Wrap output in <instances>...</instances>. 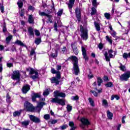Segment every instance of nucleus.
I'll list each match as a JSON object with an SVG mask.
<instances>
[{
    "instance_id": "nucleus-1",
    "label": "nucleus",
    "mask_w": 130,
    "mask_h": 130,
    "mask_svg": "<svg viewBox=\"0 0 130 130\" xmlns=\"http://www.w3.org/2000/svg\"><path fill=\"white\" fill-rule=\"evenodd\" d=\"M54 97L55 98H52L51 100L52 103H57L62 106L66 105V103L63 100L57 98V97H62V98L66 97V93L59 90H55L54 92Z\"/></svg>"
},
{
    "instance_id": "nucleus-2",
    "label": "nucleus",
    "mask_w": 130,
    "mask_h": 130,
    "mask_svg": "<svg viewBox=\"0 0 130 130\" xmlns=\"http://www.w3.org/2000/svg\"><path fill=\"white\" fill-rule=\"evenodd\" d=\"M72 61L73 62V73L76 76L79 75L80 73V69H79V66H78V58L75 56L72 57Z\"/></svg>"
},
{
    "instance_id": "nucleus-3",
    "label": "nucleus",
    "mask_w": 130,
    "mask_h": 130,
    "mask_svg": "<svg viewBox=\"0 0 130 130\" xmlns=\"http://www.w3.org/2000/svg\"><path fill=\"white\" fill-rule=\"evenodd\" d=\"M104 55L106 61H110V58H114L115 55H116V51L110 49L108 50V53L106 52L104 53Z\"/></svg>"
},
{
    "instance_id": "nucleus-4",
    "label": "nucleus",
    "mask_w": 130,
    "mask_h": 130,
    "mask_svg": "<svg viewBox=\"0 0 130 130\" xmlns=\"http://www.w3.org/2000/svg\"><path fill=\"white\" fill-rule=\"evenodd\" d=\"M24 109L26 110V111H28L29 112H35L36 107L33 106L32 104L30 103L29 102H25L24 104Z\"/></svg>"
},
{
    "instance_id": "nucleus-5",
    "label": "nucleus",
    "mask_w": 130,
    "mask_h": 130,
    "mask_svg": "<svg viewBox=\"0 0 130 130\" xmlns=\"http://www.w3.org/2000/svg\"><path fill=\"white\" fill-rule=\"evenodd\" d=\"M80 32L81 37L83 40H87L88 39V30L87 28L83 27V26H80Z\"/></svg>"
},
{
    "instance_id": "nucleus-6",
    "label": "nucleus",
    "mask_w": 130,
    "mask_h": 130,
    "mask_svg": "<svg viewBox=\"0 0 130 130\" xmlns=\"http://www.w3.org/2000/svg\"><path fill=\"white\" fill-rule=\"evenodd\" d=\"M80 121L82 123V124L80 125V126L82 127V128H85V125L88 126L91 124L90 121H89V120L85 117L81 118L80 119Z\"/></svg>"
},
{
    "instance_id": "nucleus-7",
    "label": "nucleus",
    "mask_w": 130,
    "mask_h": 130,
    "mask_svg": "<svg viewBox=\"0 0 130 130\" xmlns=\"http://www.w3.org/2000/svg\"><path fill=\"white\" fill-rule=\"evenodd\" d=\"M30 77L33 80L37 79L38 78V72L35 71L34 69L31 68L29 72Z\"/></svg>"
},
{
    "instance_id": "nucleus-8",
    "label": "nucleus",
    "mask_w": 130,
    "mask_h": 130,
    "mask_svg": "<svg viewBox=\"0 0 130 130\" xmlns=\"http://www.w3.org/2000/svg\"><path fill=\"white\" fill-rule=\"evenodd\" d=\"M130 78V72H127L123 74L120 76V81H128V79Z\"/></svg>"
},
{
    "instance_id": "nucleus-9",
    "label": "nucleus",
    "mask_w": 130,
    "mask_h": 130,
    "mask_svg": "<svg viewBox=\"0 0 130 130\" xmlns=\"http://www.w3.org/2000/svg\"><path fill=\"white\" fill-rule=\"evenodd\" d=\"M87 46L83 45L81 46V51L82 52V55H83V58H84L85 60H88V58L87 56V50H86V48Z\"/></svg>"
},
{
    "instance_id": "nucleus-10",
    "label": "nucleus",
    "mask_w": 130,
    "mask_h": 130,
    "mask_svg": "<svg viewBox=\"0 0 130 130\" xmlns=\"http://www.w3.org/2000/svg\"><path fill=\"white\" fill-rule=\"evenodd\" d=\"M11 78L13 80H20V72L19 71L13 72Z\"/></svg>"
},
{
    "instance_id": "nucleus-11",
    "label": "nucleus",
    "mask_w": 130,
    "mask_h": 130,
    "mask_svg": "<svg viewBox=\"0 0 130 130\" xmlns=\"http://www.w3.org/2000/svg\"><path fill=\"white\" fill-rule=\"evenodd\" d=\"M29 119L33 122H35L36 123H39L40 122V119L39 118L37 117L36 116L33 115H29Z\"/></svg>"
},
{
    "instance_id": "nucleus-12",
    "label": "nucleus",
    "mask_w": 130,
    "mask_h": 130,
    "mask_svg": "<svg viewBox=\"0 0 130 130\" xmlns=\"http://www.w3.org/2000/svg\"><path fill=\"white\" fill-rule=\"evenodd\" d=\"M75 13L76 15V18L78 22H81V16L82 15L81 14V10L79 8H77L75 10Z\"/></svg>"
},
{
    "instance_id": "nucleus-13",
    "label": "nucleus",
    "mask_w": 130,
    "mask_h": 130,
    "mask_svg": "<svg viewBox=\"0 0 130 130\" xmlns=\"http://www.w3.org/2000/svg\"><path fill=\"white\" fill-rule=\"evenodd\" d=\"M75 0H69V3L68 4V8L71 14H73L72 9L73 7L75 4Z\"/></svg>"
},
{
    "instance_id": "nucleus-14",
    "label": "nucleus",
    "mask_w": 130,
    "mask_h": 130,
    "mask_svg": "<svg viewBox=\"0 0 130 130\" xmlns=\"http://www.w3.org/2000/svg\"><path fill=\"white\" fill-rule=\"evenodd\" d=\"M41 97V94L40 93H33L32 94V101L33 102L36 101V98H40Z\"/></svg>"
},
{
    "instance_id": "nucleus-15",
    "label": "nucleus",
    "mask_w": 130,
    "mask_h": 130,
    "mask_svg": "<svg viewBox=\"0 0 130 130\" xmlns=\"http://www.w3.org/2000/svg\"><path fill=\"white\" fill-rule=\"evenodd\" d=\"M27 32L29 34V38H32V37H34V30L33 28L31 27H29L28 28Z\"/></svg>"
},
{
    "instance_id": "nucleus-16",
    "label": "nucleus",
    "mask_w": 130,
    "mask_h": 130,
    "mask_svg": "<svg viewBox=\"0 0 130 130\" xmlns=\"http://www.w3.org/2000/svg\"><path fill=\"white\" fill-rule=\"evenodd\" d=\"M29 90H30V86H29L28 85H26L24 86L22 88V92L24 94H26V93H27V92H28Z\"/></svg>"
},
{
    "instance_id": "nucleus-17",
    "label": "nucleus",
    "mask_w": 130,
    "mask_h": 130,
    "mask_svg": "<svg viewBox=\"0 0 130 130\" xmlns=\"http://www.w3.org/2000/svg\"><path fill=\"white\" fill-rule=\"evenodd\" d=\"M51 83H54L56 85H58L59 84V80L57 78L53 77L51 79Z\"/></svg>"
},
{
    "instance_id": "nucleus-18",
    "label": "nucleus",
    "mask_w": 130,
    "mask_h": 130,
    "mask_svg": "<svg viewBox=\"0 0 130 130\" xmlns=\"http://www.w3.org/2000/svg\"><path fill=\"white\" fill-rule=\"evenodd\" d=\"M30 56L31 57L34 56L33 60H36V53H35L34 49H31L30 51Z\"/></svg>"
},
{
    "instance_id": "nucleus-19",
    "label": "nucleus",
    "mask_w": 130,
    "mask_h": 130,
    "mask_svg": "<svg viewBox=\"0 0 130 130\" xmlns=\"http://www.w3.org/2000/svg\"><path fill=\"white\" fill-rule=\"evenodd\" d=\"M12 39H13V36L11 35V34H9L8 37L6 39V43L9 44V43H10V41H11Z\"/></svg>"
},
{
    "instance_id": "nucleus-20",
    "label": "nucleus",
    "mask_w": 130,
    "mask_h": 130,
    "mask_svg": "<svg viewBox=\"0 0 130 130\" xmlns=\"http://www.w3.org/2000/svg\"><path fill=\"white\" fill-rule=\"evenodd\" d=\"M106 41H107L108 42H109V44H110V45H112V37H109L108 36H106Z\"/></svg>"
},
{
    "instance_id": "nucleus-21",
    "label": "nucleus",
    "mask_w": 130,
    "mask_h": 130,
    "mask_svg": "<svg viewBox=\"0 0 130 130\" xmlns=\"http://www.w3.org/2000/svg\"><path fill=\"white\" fill-rule=\"evenodd\" d=\"M71 46L72 47V49H73V51L75 54H78L79 53V51H78V48H77V47L74 45L71 44Z\"/></svg>"
},
{
    "instance_id": "nucleus-22",
    "label": "nucleus",
    "mask_w": 130,
    "mask_h": 130,
    "mask_svg": "<svg viewBox=\"0 0 130 130\" xmlns=\"http://www.w3.org/2000/svg\"><path fill=\"white\" fill-rule=\"evenodd\" d=\"M21 124L24 127H27L29 124H30V121L29 120H25L24 121L21 122Z\"/></svg>"
},
{
    "instance_id": "nucleus-23",
    "label": "nucleus",
    "mask_w": 130,
    "mask_h": 130,
    "mask_svg": "<svg viewBox=\"0 0 130 130\" xmlns=\"http://www.w3.org/2000/svg\"><path fill=\"white\" fill-rule=\"evenodd\" d=\"M17 5L19 7V11H21V9L22 8H23V2H22L21 0H19L18 2H17Z\"/></svg>"
},
{
    "instance_id": "nucleus-24",
    "label": "nucleus",
    "mask_w": 130,
    "mask_h": 130,
    "mask_svg": "<svg viewBox=\"0 0 130 130\" xmlns=\"http://www.w3.org/2000/svg\"><path fill=\"white\" fill-rule=\"evenodd\" d=\"M14 44H17V45H19L20 46H25L24 43L19 40H16V41L15 42Z\"/></svg>"
},
{
    "instance_id": "nucleus-25",
    "label": "nucleus",
    "mask_w": 130,
    "mask_h": 130,
    "mask_svg": "<svg viewBox=\"0 0 130 130\" xmlns=\"http://www.w3.org/2000/svg\"><path fill=\"white\" fill-rule=\"evenodd\" d=\"M39 14L40 16H46L48 18H50V15L45 13V12L39 11Z\"/></svg>"
},
{
    "instance_id": "nucleus-26",
    "label": "nucleus",
    "mask_w": 130,
    "mask_h": 130,
    "mask_svg": "<svg viewBox=\"0 0 130 130\" xmlns=\"http://www.w3.org/2000/svg\"><path fill=\"white\" fill-rule=\"evenodd\" d=\"M28 22L29 24H33L34 23V18H33V16L29 15L28 17Z\"/></svg>"
},
{
    "instance_id": "nucleus-27",
    "label": "nucleus",
    "mask_w": 130,
    "mask_h": 130,
    "mask_svg": "<svg viewBox=\"0 0 130 130\" xmlns=\"http://www.w3.org/2000/svg\"><path fill=\"white\" fill-rule=\"evenodd\" d=\"M119 69L121 71H122V72H124L126 70L125 66L123 65L122 63H119Z\"/></svg>"
},
{
    "instance_id": "nucleus-28",
    "label": "nucleus",
    "mask_w": 130,
    "mask_h": 130,
    "mask_svg": "<svg viewBox=\"0 0 130 130\" xmlns=\"http://www.w3.org/2000/svg\"><path fill=\"white\" fill-rule=\"evenodd\" d=\"M111 35H112L114 38H116V40L117 39H118V37H116V32H115L114 30H112L110 32Z\"/></svg>"
},
{
    "instance_id": "nucleus-29",
    "label": "nucleus",
    "mask_w": 130,
    "mask_h": 130,
    "mask_svg": "<svg viewBox=\"0 0 130 130\" xmlns=\"http://www.w3.org/2000/svg\"><path fill=\"white\" fill-rule=\"evenodd\" d=\"M94 26L95 27V29L96 31H100L101 28H100V25L99 24V23L96 22H94Z\"/></svg>"
},
{
    "instance_id": "nucleus-30",
    "label": "nucleus",
    "mask_w": 130,
    "mask_h": 130,
    "mask_svg": "<svg viewBox=\"0 0 130 130\" xmlns=\"http://www.w3.org/2000/svg\"><path fill=\"white\" fill-rule=\"evenodd\" d=\"M107 116L109 119H112V117L113 116V114L112 113L110 112L109 111H108L107 112Z\"/></svg>"
},
{
    "instance_id": "nucleus-31",
    "label": "nucleus",
    "mask_w": 130,
    "mask_h": 130,
    "mask_svg": "<svg viewBox=\"0 0 130 130\" xmlns=\"http://www.w3.org/2000/svg\"><path fill=\"white\" fill-rule=\"evenodd\" d=\"M97 81H98V86H101V84L103 82V80L101 79V77H97Z\"/></svg>"
},
{
    "instance_id": "nucleus-32",
    "label": "nucleus",
    "mask_w": 130,
    "mask_h": 130,
    "mask_svg": "<svg viewBox=\"0 0 130 130\" xmlns=\"http://www.w3.org/2000/svg\"><path fill=\"white\" fill-rule=\"evenodd\" d=\"M19 13L20 17H24V15H25V9H20V10H19Z\"/></svg>"
},
{
    "instance_id": "nucleus-33",
    "label": "nucleus",
    "mask_w": 130,
    "mask_h": 130,
    "mask_svg": "<svg viewBox=\"0 0 130 130\" xmlns=\"http://www.w3.org/2000/svg\"><path fill=\"white\" fill-rule=\"evenodd\" d=\"M103 106H104V107L106 108L108 107V102H107V101L106 100H103Z\"/></svg>"
},
{
    "instance_id": "nucleus-34",
    "label": "nucleus",
    "mask_w": 130,
    "mask_h": 130,
    "mask_svg": "<svg viewBox=\"0 0 130 130\" xmlns=\"http://www.w3.org/2000/svg\"><path fill=\"white\" fill-rule=\"evenodd\" d=\"M21 115V111H16L13 113V116L16 117V116H20Z\"/></svg>"
},
{
    "instance_id": "nucleus-35",
    "label": "nucleus",
    "mask_w": 130,
    "mask_h": 130,
    "mask_svg": "<svg viewBox=\"0 0 130 130\" xmlns=\"http://www.w3.org/2000/svg\"><path fill=\"white\" fill-rule=\"evenodd\" d=\"M0 11L2 14L5 13V7H4V5L2 3H0Z\"/></svg>"
},
{
    "instance_id": "nucleus-36",
    "label": "nucleus",
    "mask_w": 130,
    "mask_h": 130,
    "mask_svg": "<svg viewBox=\"0 0 130 130\" xmlns=\"http://www.w3.org/2000/svg\"><path fill=\"white\" fill-rule=\"evenodd\" d=\"M104 16H105V17L106 18V19H107V20H110V18H111L110 13H105Z\"/></svg>"
},
{
    "instance_id": "nucleus-37",
    "label": "nucleus",
    "mask_w": 130,
    "mask_h": 130,
    "mask_svg": "<svg viewBox=\"0 0 130 130\" xmlns=\"http://www.w3.org/2000/svg\"><path fill=\"white\" fill-rule=\"evenodd\" d=\"M96 13H97V10H96V8L92 7L91 8V16L95 15V14H96Z\"/></svg>"
},
{
    "instance_id": "nucleus-38",
    "label": "nucleus",
    "mask_w": 130,
    "mask_h": 130,
    "mask_svg": "<svg viewBox=\"0 0 130 130\" xmlns=\"http://www.w3.org/2000/svg\"><path fill=\"white\" fill-rule=\"evenodd\" d=\"M50 56L53 58H56V57H57V51H55L54 53H52L50 55Z\"/></svg>"
},
{
    "instance_id": "nucleus-39",
    "label": "nucleus",
    "mask_w": 130,
    "mask_h": 130,
    "mask_svg": "<svg viewBox=\"0 0 130 130\" xmlns=\"http://www.w3.org/2000/svg\"><path fill=\"white\" fill-rule=\"evenodd\" d=\"M88 101L89 103L90 104V105L91 106H95V104L94 103V100L92 99V98L88 99Z\"/></svg>"
},
{
    "instance_id": "nucleus-40",
    "label": "nucleus",
    "mask_w": 130,
    "mask_h": 130,
    "mask_svg": "<svg viewBox=\"0 0 130 130\" xmlns=\"http://www.w3.org/2000/svg\"><path fill=\"white\" fill-rule=\"evenodd\" d=\"M41 43V39L40 38H37L36 39L35 43L37 44V45H39Z\"/></svg>"
},
{
    "instance_id": "nucleus-41",
    "label": "nucleus",
    "mask_w": 130,
    "mask_h": 130,
    "mask_svg": "<svg viewBox=\"0 0 130 130\" xmlns=\"http://www.w3.org/2000/svg\"><path fill=\"white\" fill-rule=\"evenodd\" d=\"M6 101L8 103H11V97L9 95V93L7 94Z\"/></svg>"
},
{
    "instance_id": "nucleus-42",
    "label": "nucleus",
    "mask_w": 130,
    "mask_h": 130,
    "mask_svg": "<svg viewBox=\"0 0 130 130\" xmlns=\"http://www.w3.org/2000/svg\"><path fill=\"white\" fill-rule=\"evenodd\" d=\"M49 94V90H48V89H46L44 92H43V95L44 96H47Z\"/></svg>"
},
{
    "instance_id": "nucleus-43",
    "label": "nucleus",
    "mask_w": 130,
    "mask_h": 130,
    "mask_svg": "<svg viewBox=\"0 0 130 130\" xmlns=\"http://www.w3.org/2000/svg\"><path fill=\"white\" fill-rule=\"evenodd\" d=\"M106 87L107 88L112 87L113 86V84H112V82H108L107 84H105Z\"/></svg>"
},
{
    "instance_id": "nucleus-44",
    "label": "nucleus",
    "mask_w": 130,
    "mask_h": 130,
    "mask_svg": "<svg viewBox=\"0 0 130 130\" xmlns=\"http://www.w3.org/2000/svg\"><path fill=\"white\" fill-rule=\"evenodd\" d=\"M67 109L68 111H72V110L73 109V107L70 105H68L67 107Z\"/></svg>"
},
{
    "instance_id": "nucleus-45",
    "label": "nucleus",
    "mask_w": 130,
    "mask_h": 130,
    "mask_svg": "<svg viewBox=\"0 0 130 130\" xmlns=\"http://www.w3.org/2000/svg\"><path fill=\"white\" fill-rule=\"evenodd\" d=\"M92 6H93V7H95V8H97V6H98V4H97L96 0H93Z\"/></svg>"
},
{
    "instance_id": "nucleus-46",
    "label": "nucleus",
    "mask_w": 130,
    "mask_h": 130,
    "mask_svg": "<svg viewBox=\"0 0 130 130\" xmlns=\"http://www.w3.org/2000/svg\"><path fill=\"white\" fill-rule=\"evenodd\" d=\"M44 118L46 120H48V119L50 118V116L49 115V114H46L44 116Z\"/></svg>"
},
{
    "instance_id": "nucleus-47",
    "label": "nucleus",
    "mask_w": 130,
    "mask_h": 130,
    "mask_svg": "<svg viewBox=\"0 0 130 130\" xmlns=\"http://www.w3.org/2000/svg\"><path fill=\"white\" fill-rule=\"evenodd\" d=\"M62 13H63V10L60 9L57 12V16H61L62 15Z\"/></svg>"
},
{
    "instance_id": "nucleus-48",
    "label": "nucleus",
    "mask_w": 130,
    "mask_h": 130,
    "mask_svg": "<svg viewBox=\"0 0 130 130\" xmlns=\"http://www.w3.org/2000/svg\"><path fill=\"white\" fill-rule=\"evenodd\" d=\"M13 66L14 64H13L12 62H8L7 63V67H8V68H13Z\"/></svg>"
},
{
    "instance_id": "nucleus-49",
    "label": "nucleus",
    "mask_w": 130,
    "mask_h": 130,
    "mask_svg": "<svg viewBox=\"0 0 130 130\" xmlns=\"http://www.w3.org/2000/svg\"><path fill=\"white\" fill-rule=\"evenodd\" d=\"M123 57L125 59H126L127 57H129V56H128V54L124 53V54H123Z\"/></svg>"
},
{
    "instance_id": "nucleus-50",
    "label": "nucleus",
    "mask_w": 130,
    "mask_h": 130,
    "mask_svg": "<svg viewBox=\"0 0 130 130\" xmlns=\"http://www.w3.org/2000/svg\"><path fill=\"white\" fill-rule=\"evenodd\" d=\"M28 10L29 11H32V12H34V11H35V8L32 6H29L28 7Z\"/></svg>"
},
{
    "instance_id": "nucleus-51",
    "label": "nucleus",
    "mask_w": 130,
    "mask_h": 130,
    "mask_svg": "<svg viewBox=\"0 0 130 130\" xmlns=\"http://www.w3.org/2000/svg\"><path fill=\"white\" fill-rule=\"evenodd\" d=\"M72 100L76 101V100H79V96L78 95L72 96L71 97Z\"/></svg>"
},
{
    "instance_id": "nucleus-52",
    "label": "nucleus",
    "mask_w": 130,
    "mask_h": 130,
    "mask_svg": "<svg viewBox=\"0 0 130 130\" xmlns=\"http://www.w3.org/2000/svg\"><path fill=\"white\" fill-rule=\"evenodd\" d=\"M98 47L100 50H102V49H103V44L102 43H101L99 44Z\"/></svg>"
},
{
    "instance_id": "nucleus-53",
    "label": "nucleus",
    "mask_w": 130,
    "mask_h": 130,
    "mask_svg": "<svg viewBox=\"0 0 130 130\" xmlns=\"http://www.w3.org/2000/svg\"><path fill=\"white\" fill-rule=\"evenodd\" d=\"M56 74L57 77L56 78H57L58 80H59V79H60V72H59V71H58Z\"/></svg>"
},
{
    "instance_id": "nucleus-54",
    "label": "nucleus",
    "mask_w": 130,
    "mask_h": 130,
    "mask_svg": "<svg viewBox=\"0 0 130 130\" xmlns=\"http://www.w3.org/2000/svg\"><path fill=\"white\" fill-rule=\"evenodd\" d=\"M50 122L51 124H55V123H56L57 122V120H52L50 121Z\"/></svg>"
},
{
    "instance_id": "nucleus-55",
    "label": "nucleus",
    "mask_w": 130,
    "mask_h": 130,
    "mask_svg": "<svg viewBox=\"0 0 130 130\" xmlns=\"http://www.w3.org/2000/svg\"><path fill=\"white\" fill-rule=\"evenodd\" d=\"M35 35H36V36H40V32H39V30H36L35 31Z\"/></svg>"
},
{
    "instance_id": "nucleus-56",
    "label": "nucleus",
    "mask_w": 130,
    "mask_h": 130,
    "mask_svg": "<svg viewBox=\"0 0 130 130\" xmlns=\"http://www.w3.org/2000/svg\"><path fill=\"white\" fill-rule=\"evenodd\" d=\"M51 72L52 74H56L58 71H56V70H55V69H54V68H52Z\"/></svg>"
},
{
    "instance_id": "nucleus-57",
    "label": "nucleus",
    "mask_w": 130,
    "mask_h": 130,
    "mask_svg": "<svg viewBox=\"0 0 130 130\" xmlns=\"http://www.w3.org/2000/svg\"><path fill=\"white\" fill-rule=\"evenodd\" d=\"M91 92L93 93L94 96H95V97H97V96H98V93H97V92H96V91L91 90Z\"/></svg>"
},
{
    "instance_id": "nucleus-58",
    "label": "nucleus",
    "mask_w": 130,
    "mask_h": 130,
    "mask_svg": "<svg viewBox=\"0 0 130 130\" xmlns=\"http://www.w3.org/2000/svg\"><path fill=\"white\" fill-rule=\"evenodd\" d=\"M56 70L57 71H60V70H61V66L60 65H57L56 66Z\"/></svg>"
},
{
    "instance_id": "nucleus-59",
    "label": "nucleus",
    "mask_w": 130,
    "mask_h": 130,
    "mask_svg": "<svg viewBox=\"0 0 130 130\" xmlns=\"http://www.w3.org/2000/svg\"><path fill=\"white\" fill-rule=\"evenodd\" d=\"M61 129H66V128H67V127H68V125H63L62 126H60Z\"/></svg>"
},
{
    "instance_id": "nucleus-60",
    "label": "nucleus",
    "mask_w": 130,
    "mask_h": 130,
    "mask_svg": "<svg viewBox=\"0 0 130 130\" xmlns=\"http://www.w3.org/2000/svg\"><path fill=\"white\" fill-rule=\"evenodd\" d=\"M88 77L89 78V79H92V78H93V74H92V73H91V71L89 72Z\"/></svg>"
},
{
    "instance_id": "nucleus-61",
    "label": "nucleus",
    "mask_w": 130,
    "mask_h": 130,
    "mask_svg": "<svg viewBox=\"0 0 130 130\" xmlns=\"http://www.w3.org/2000/svg\"><path fill=\"white\" fill-rule=\"evenodd\" d=\"M103 80L104 81H105V82H107V81H108V77L104 76L103 78Z\"/></svg>"
},
{
    "instance_id": "nucleus-62",
    "label": "nucleus",
    "mask_w": 130,
    "mask_h": 130,
    "mask_svg": "<svg viewBox=\"0 0 130 130\" xmlns=\"http://www.w3.org/2000/svg\"><path fill=\"white\" fill-rule=\"evenodd\" d=\"M126 118V117L125 116H123L122 118V123H124L125 122V121L124 120V119H125V118Z\"/></svg>"
},
{
    "instance_id": "nucleus-63",
    "label": "nucleus",
    "mask_w": 130,
    "mask_h": 130,
    "mask_svg": "<svg viewBox=\"0 0 130 130\" xmlns=\"http://www.w3.org/2000/svg\"><path fill=\"white\" fill-rule=\"evenodd\" d=\"M43 106V103H39L38 104V107H42Z\"/></svg>"
},
{
    "instance_id": "nucleus-64",
    "label": "nucleus",
    "mask_w": 130,
    "mask_h": 130,
    "mask_svg": "<svg viewBox=\"0 0 130 130\" xmlns=\"http://www.w3.org/2000/svg\"><path fill=\"white\" fill-rule=\"evenodd\" d=\"M3 32H7V26L4 25L3 27Z\"/></svg>"
}]
</instances>
